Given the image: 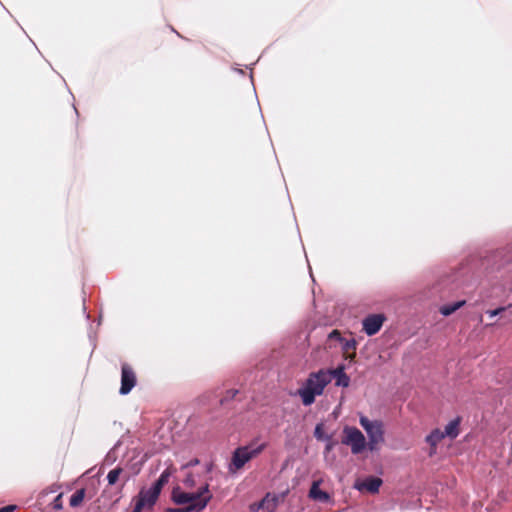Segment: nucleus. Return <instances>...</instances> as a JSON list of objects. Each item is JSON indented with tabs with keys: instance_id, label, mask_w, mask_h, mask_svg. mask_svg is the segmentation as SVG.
Returning <instances> with one entry per match:
<instances>
[{
	"instance_id": "obj_19",
	"label": "nucleus",
	"mask_w": 512,
	"mask_h": 512,
	"mask_svg": "<svg viewBox=\"0 0 512 512\" xmlns=\"http://www.w3.org/2000/svg\"><path fill=\"white\" fill-rule=\"evenodd\" d=\"M237 394H238V390L237 389H230V390H228L226 392L225 396L223 397V399L221 400V403H224L226 401L234 399Z\"/></svg>"
},
{
	"instance_id": "obj_28",
	"label": "nucleus",
	"mask_w": 512,
	"mask_h": 512,
	"mask_svg": "<svg viewBox=\"0 0 512 512\" xmlns=\"http://www.w3.org/2000/svg\"><path fill=\"white\" fill-rule=\"evenodd\" d=\"M257 505H258V503H254L250 506V509L252 512H257L260 510V509H257Z\"/></svg>"
},
{
	"instance_id": "obj_29",
	"label": "nucleus",
	"mask_w": 512,
	"mask_h": 512,
	"mask_svg": "<svg viewBox=\"0 0 512 512\" xmlns=\"http://www.w3.org/2000/svg\"><path fill=\"white\" fill-rule=\"evenodd\" d=\"M349 348L355 349V342H354V341H352V343H349V342H348V343L346 344V349H349Z\"/></svg>"
},
{
	"instance_id": "obj_3",
	"label": "nucleus",
	"mask_w": 512,
	"mask_h": 512,
	"mask_svg": "<svg viewBox=\"0 0 512 512\" xmlns=\"http://www.w3.org/2000/svg\"><path fill=\"white\" fill-rule=\"evenodd\" d=\"M266 446V443L256 445L255 442H251L246 446L238 447L232 454L229 470L234 472L242 469L247 462L260 455Z\"/></svg>"
},
{
	"instance_id": "obj_17",
	"label": "nucleus",
	"mask_w": 512,
	"mask_h": 512,
	"mask_svg": "<svg viewBox=\"0 0 512 512\" xmlns=\"http://www.w3.org/2000/svg\"><path fill=\"white\" fill-rule=\"evenodd\" d=\"M86 491L84 488L77 490L71 497L69 504L71 507H78L82 504L85 498Z\"/></svg>"
},
{
	"instance_id": "obj_9",
	"label": "nucleus",
	"mask_w": 512,
	"mask_h": 512,
	"mask_svg": "<svg viewBox=\"0 0 512 512\" xmlns=\"http://www.w3.org/2000/svg\"><path fill=\"white\" fill-rule=\"evenodd\" d=\"M172 472H171V469L170 468H167L165 469L161 475L159 476V478L155 481V483L153 484V486L149 489H146V491L149 492V496L151 497V499H158L160 493H161V490L162 488L164 487L165 484L168 483L169 481V478L171 476Z\"/></svg>"
},
{
	"instance_id": "obj_15",
	"label": "nucleus",
	"mask_w": 512,
	"mask_h": 512,
	"mask_svg": "<svg viewBox=\"0 0 512 512\" xmlns=\"http://www.w3.org/2000/svg\"><path fill=\"white\" fill-rule=\"evenodd\" d=\"M459 419H455V420H452L450 421L446 426H445V430L443 431V433H445V437L448 436L450 437L451 439H454L458 436L459 434Z\"/></svg>"
},
{
	"instance_id": "obj_18",
	"label": "nucleus",
	"mask_w": 512,
	"mask_h": 512,
	"mask_svg": "<svg viewBox=\"0 0 512 512\" xmlns=\"http://www.w3.org/2000/svg\"><path fill=\"white\" fill-rule=\"evenodd\" d=\"M123 469L121 467H116L109 471L107 474V481L109 485H114L119 480L120 475L122 474Z\"/></svg>"
},
{
	"instance_id": "obj_8",
	"label": "nucleus",
	"mask_w": 512,
	"mask_h": 512,
	"mask_svg": "<svg viewBox=\"0 0 512 512\" xmlns=\"http://www.w3.org/2000/svg\"><path fill=\"white\" fill-rule=\"evenodd\" d=\"M149 492L142 489L137 496L133 498L134 507L133 511L142 512L144 509H151L156 503L157 499H151Z\"/></svg>"
},
{
	"instance_id": "obj_24",
	"label": "nucleus",
	"mask_w": 512,
	"mask_h": 512,
	"mask_svg": "<svg viewBox=\"0 0 512 512\" xmlns=\"http://www.w3.org/2000/svg\"><path fill=\"white\" fill-rule=\"evenodd\" d=\"M184 483H185V485L192 487L194 485V478H193V476L191 474H189L185 478Z\"/></svg>"
},
{
	"instance_id": "obj_25",
	"label": "nucleus",
	"mask_w": 512,
	"mask_h": 512,
	"mask_svg": "<svg viewBox=\"0 0 512 512\" xmlns=\"http://www.w3.org/2000/svg\"><path fill=\"white\" fill-rule=\"evenodd\" d=\"M14 509H15V506L9 505V506L2 507L0 509V512H12Z\"/></svg>"
},
{
	"instance_id": "obj_14",
	"label": "nucleus",
	"mask_w": 512,
	"mask_h": 512,
	"mask_svg": "<svg viewBox=\"0 0 512 512\" xmlns=\"http://www.w3.org/2000/svg\"><path fill=\"white\" fill-rule=\"evenodd\" d=\"M277 499L267 494L257 505V509H266L268 512H273L276 508Z\"/></svg>"
},
{
	"instance_id": "obj_1",
	"label": "nucleus",
	"mask_w": 512,
	"mask_h": 512,
	"mask_svg": "<svg viewBox=\"0 0 512 512\" xmlns=\"http://www.w3.org/2000/svg\"><path fill=\"white\" fill-rule=\"evenodd\" d=\"M212 498L209 485L206 484L197 492H184L179 487L172 491V500L178 505H186L180 508H170L167 512H199L203 510Z\"/></svg>"
},
{
	"instance_id": "obj_16",
	"label": "nucleus",
	"mask_w": 512,
	"mask_h": 512,
	"mask_svg": "<svg viewBox=\"0 0 512 512\" xmlns=\"http://www.w3.org/2000/svg\"><path fill=\"white\" fill-rule=\"evenodd\" d=\"M465 305V301H457L453 304L444 305L440 308V313L444 316H449L453 314L455 311L460 309L462 306Z\"/></svg>"
},
{
	"instance_id": "obj_7",
	"label": "nucleus",
	"mask_w": 512,
	"mask_h": 512,
	"mask_svg": "<svg viewBox=\"0 0 512 512\" xmlns=\"http://www.w3.org/2000/svg\"><path fill=\"white\" fill-rule=\"evenodd\" d=\"M386 317L384 314H370L363 319V331L372 336L378 333L385 322Z\"/></svg>"
},
{
	"instance_id": "obj_11",
	"label": "nucleus",
	"mask_w": 512,
	"mask_h": 512,
	"mask_svg": "<svg viewBox=\"0 0 512 512\" xmlns=\"http://www.w3.org/2000/svg\"><path fill=\"white\" fill-rule=\"evenodd\" d=\"M445 438V433L440 429H434L429 435L426 436L425 441L430 445L429 456L436 453L437 445Z\"/></svg>"
},
{
	"instance_id": "obj_20",
	"label": "nucleus",
	"mask_w": 512,
	"mask_h": 512,
	"mask_svg": "<svg viewBox=\"0 0 512 512\" xmlns=\"http://www.w3.org/2000/svg\"><path fill=\"white\" fill-rule=\"evenodd\" d=\"M52 507L55 510H61L63 508L62 493L57 495L52 502Z\"/></svg>"
},
{
	"instance_id": "obj_5",
	"label": "nucleus",
	"mask_w": 512,
	"mask_h": 512,
	"mask_svg": "<svg viewBox=\"0 0 512 512\" xmlns=\"http://www.w3.org/2000/svg\"><path fill=\"white\" fill-rule=\"evenodd\" d=\"M343 434L341 442L344 445L350 446L353 454H360L367 447L365 436L358 428L345 426Z\"/></svg>"
},
{
	"instance_id": "obj_13",
	"label": "nucleus",
	"mask_w": 512,
	"mask_h": 512,
	"mask_svg": "<svg viewBox=\"0 0 512 512\" xmlns=\"http://www.w3.org/2000/svg\"><path fill=\"white\" fill-rule=\"evenodd\" d=\"M319 484H320L319 481H314L312 483V486H311L310 491H309V496L312 499L317 500V501L328 502L329 499H330V496H329V494L327 492L322 491L319 488Z\"/></svg>"
},
{
	"instance_id": "obj_23",
	"label": "nucleus",
	"mask_w": 512,
	"mask_h": 512,
	"mask_svg": "<svg viewBox=\"0 0 512 512\" xmlns=\"http://www.w3.org/2000/svg\"><path fill=\"white\" fill-rule=\"evenodd\" d=\"M326 438H327V440H328V443H327V444H326V446H325V452H326V453H329V452H331V451L333 450V448H334V446H335V444H336V443H335L334 441H332V440H331V437H330V436H327Z\"/></svg>"
},
{
	"instance_id": "obj_12",
	"label": "nucleus",
	"mask_w": 512,
	"mask_h": 512,
	"mask_svg": "<svg viewBox=\"0 0 512 512\" xmlns=\"http://www.w3.org/2000/svg\"><path fill=\"white\" fill-rule=\"evenodd\" d=\"M331 373V379L335 378L336 386L348 387L350 384L349 376L344 372V366H338L336 369H328Z\"/></svg>"
},
{
	"instance_id": "obj_27",
	"label": "nucleus",
	"mask_w": 512,
	"mask_h": 512,
	"mask_svg": "<svg viewBox=\"0 0 512 512\" xmlns=\"http://www.w3.org/2000/svg\"><path fill=\"white\" fill-rule=\"evenodd\" d=\"M330 338H333V337H340V332L338 330H333L330 335H329Z\"/></svg>"
},
{
	"instance_id": "obj_21",
	"label": "nucleus",
	"mask_w": 512,
	"mask_h": 512,
	"mask_svg": "<svg viewBox=\"0 0 512 512\" xmlns=\"http://www.w3.org/2000/svg\"><path fill=\"white\" fill-rule=\"evenodd\" d=\"M314 436L318 439V440H322L324 438V433H323V424H317L316 427H315V431H314Z\"/></svg>"
},
{
	"instance_id": "obj_2",
	"label": "nucleus",
	"mask_w": 512,
	"mask_h": 512,
	"mask_svg": "<svg viewBox=\"0 0 512 512\" xmlns=\"http://www.w3.org/2000/svg\"><path fill=\"white\" fill-rule=\"evenodd\" d=\"M331 382V373L329 370L320 369L317 372L309 374L304 385L298 389L302 403L310 406L315 402V398L323 394L325 387Z\"/></svg>"
},
{
	"instance_id": "obj_22",
	"label": "nucleus",
	"mask_w": 512,
	"mask_h": 512,
	"mask_svg": "<svg viewBox=\"0 0 512 512\" xmlns=\"http://www.w3.org/2000/svg\"><path fill=\"white\" fill-rule=\"evenodd\" d=\"M507 308L506 307H499L497 309H494V310H488L486 313L490 316V317H494V316H497L499 315L500 313H502L503 311H505Z\"/></svg>"
},
{
	"instance_id": "obj_10",
	"label": "nucleus",
	"mask_w": 512,
	"mask_h": 512,
	"mask_svg": "<svg viewBox=\"0 0 512 512\" xmlns=\"http://www.w3.org/2000/svg\"><path fill=\"white\" fill-rule=\"evenodd\" d=\"M381 485L382 479L378 477H368L361 483L357 484L356 487L360 491L366 490L370 493H377Z\"/></svg>"
},
{
	"instance_id": "obj_26",
	"label": "nucleus",
	"mask_w": 512,
	"mask_h": 512,
	"mask_svg": "<svg viewBox=\"0 0 512 512\" xmlns=\"http://www.w3.org/2000/svg\"><path fill=\"white\" fill-rule=\"evenodd\" d=\"M199 464V460L197 458H194L192 459L191 461H189L185 467H189V466H194V465H198Z\"/></svg>"
},
{
	"instance_id": "obj_6",
	"label": "nucleus",
	"mask_w": 512,
	"mask_h": 512,
	"mask_svg": "<svg viewBox=\"0 0 512 512\" xmlns=\"http://www.w3.org/2000/svg\"><path fill=\"white\" fill-rule=\"evenodd\" d=\"M136 383L137 377L135 371L129 364L123 363L121 366V386L119 393L121 395H127L136 386Z\"/></svg>"
},
{
	"instance_id": "obj_4",
	"label": "nucleus",
	"mask_w": 512,
	"mask_h": 512,
	"mask_svg": "<svg viewBox=\"0 0 512 512\" xmlns=\"http://www.w3.org/2000/svg\"><path fill=\"white\" fill-rule=\"evenodd\" d=\"M359 423L368 435V449L377 450L378 445L384 442L383 423L379 420L371 421L366 416H360Z\"/></svg>"
}]
</instances>
